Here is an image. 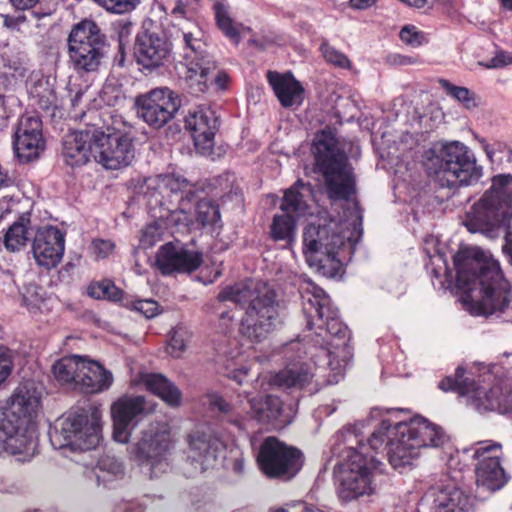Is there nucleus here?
<instances>
[{
	"mask_svg": "<svg viewBox=\"0 0 512 512\" xmlns=\"http://www.w3.org/2000/svg\"><path fill=\"white\" fill-rule=\"evenodd\" d=\"M302 310L308 335L313 345L293 341L286 345V366L270 376V383L279 388H307L316 393L326 384H337L345 374L352 354L350 332L340 320L338 309L325 291L309 279L300 285Z\"/></svg>",
	"mask_w": 512,
	"mask_h": 512,
	"instance_id": "nucleus-1",
	"label": "nucleus"
},
{
	"mask_svg": "<svg viewBox=\"0 0 512 512\" xmlns=\"http://www.w3.org/2000/svg\"><path fill=\"white\" fill-rule=\"evenodd\" d=\"M394 411L391 417L383 419L373 432L370 440L374 449L384 443V436L389 437L388 460L394 469H402L413 464L424 448H443L441 459L453 470H463L474 462V458L485 452L484 446H470L457 449L450 444V437L436 423L422 416L400 419Z\"/></svg>",
	"mask_w": 512,
	"mask_h": 512,
	"instance_id": "nucleus-2",
	"label": "nucleus"
},
{
	"mask_svg": "<svg viewBox=\"0 0 512 512\" xmlns=\"http://www.w3.org/2000/svg\"><path fill=\"white\" fill-rule=\"evenodd\" d=\"M154 405L144 396L124 395L111 405L113 439L128 444L127 453L149 478H157L171 468V455L174 449L169 428L166 424L151 423L140 431L138 438L129 443L132 432L141 417L153 412Z\"/></svg>",
	"mask_w": 512,
	"mask_h": 512,
	"instance_id": "nucleus-3",
	"label": "nucleus"
},
{
	"mask_svg": "<svg viewBox=\"0 0 512 512\" xmlns=\"http://www.w3.org/2000/svg\"><path fill=\"white\" fill-rule=\"evenodd\" d=\"M454 264L465 309L474 316L512 323L511 286L498 260L489 251L473 248L463 258L456 256Z\"/></svg>",
	"mask_w": 512,
	"mask_h": 512,
	"instance_id": "nucleus-4",
	"label": "nucleus"
},
{
	"mask_svg": "<svg viewBox=\"0 0 512 512\" xmlns=\"http://www.w3.org/2000/svg\"><path fill=\"white\" fill-rule=\"evenodd\" d=\"M502 370L498 364L477 363L468 371L458 366L439 388L457 392L466 406L479 413L494 411L512 418V371Z\"/></svg>",
	"mask_w": 512,
	"mask_h": 512,
	"instance_id": "nucleus-5",
	"label": "nucleus"
},
{
	"mask_svg": "<svg viewBox=\"0 0 512 512\" xmlns=\"http://www.w3.org/2000/svg\"><path fill=\"white\" fill-rule=\"evenodd\" d=\"M343 218L324 224L311 222L303 234V252L307 264L317 273L335 278L343 273V257L347 242L361 234L362 212L358 204L347 203Z\"/></svg>",
	"mask_w": 512,
	"mask_h": 512,
	"instance_id": "nucleus-6",
	"label": "nucleus"
},
{
	"mask_svg": "<svg viewBox=\"0 0 512 512\" xmlns=\"http://www.w3.org/2000/svg\"><path fill=\"white\" fill-rule=\"evenodd\" d=\"M373 435V433L371 434ZM370 436L368 443L363 444L351 428L344 429L337 434L338 440L347 442L343 460L334 467L336 494L341 502H351L364 496H371L378 489L377 476L382 471L383 463L374 455H369L367 448L378 452L386 445L389 437L384 436L383 445L374 449L371 446Z\"/></svg>",
	"mask_w": 512,
	"mask_h": 512,
	"instance_id": "nucleus-7",
	"label": "nucleus"
},
{
	"mask_svg": "<svg viewBox=\"0 0 512 512\" xmlns=\"http://www.w3.org/2000/svg\"><path fill=\"white\" fill-rule=\"evenodd\" d=\"M39 405V391L27 382L17 387L9 407L0 408V455L8 453L28 461L37 453L38 436L32 417Z\"/></svg>",
	"mask_w": 512,
	"mask_h": 512,
	"instance_id": "nucleus-8",
	"label": "nucleus"
},
{
	"mask_svg": "<svg viewBox=\"0 0 512 512\" xmlns=\"http://www.w3.org/2000/svg\"><path fill=\"white\" fill-rule=\"evenodd\" d=\"M219 301L247 306L239 331L252 343H260L283 324L275 292L266 284L252 279L224 288Z\"/></svg>",
	"mask_w": 512,
	"mask_h": 512,
	"instance_id": "nucleus-9",
	"label": "nucleus"
},
{
	"mask_svg": "<svg viewBox=\"0 0 512 512\" xmlns=\"http://www.w3.org/2000/svg\"><path fill=\"white\" fill-rule=\"evenodd\" d=\"M206 399L211 410L219 412L227 422L242 431L253 429L255 422L273 425L289 422L284 415L282 401L277 396H260L243 391L230 403L219 393L209 392Z\"/></svg>",
	"mask_w": 512,
	"mask_h": 512,
	"instance_id": "nucleus-10",
	"label": "nucleus"
},
{
	"mask_svg": "<svg viewBox=\"0 0 512 512\" xmlns=\"http://www.w3.org/2000/svg\"><path fill=\"white\" fill-rule=\"evenodd\" d=\"M50 443L62 451L64 457H72L95 448L101 440V417L96 410H71L55 420L49 430Z\"/></svg>",
	"mask_w": 512,
	"mask_h": 512,
	"instance_id": "nucleus-11",
	"label": "nucleus"
},
{
	"mask_svg": "<svg viewBox=\"0 0 512 512\" xmlns=\"http://www.w3.org/2000/svg\"><path fill=\"white\" fill-rule=\"evenodd\" d=\"M312 151L316 170L324 177L328 197L348 201L355 193V180L335 134L330 130L318 132L313 140Z\"/></svg>",
	"mask_w": 512,
	"mask_h": 512,
	"instance_id": "nucleus-12",
	"label": "nucleus"
},
{
	"mask_svg": "<svg viewBox=\"0 0 512 512\" xmlns=\"http://www.w3.org/2000/svg\"><path fill=\"white\" fill-rule=\"evenodd\" d=\"M431 176L449 188L471 185L481 177V168L469 148L459 142L445 143L426 163Z\"/></svg>",
	"mask_w": 512,
	"mask_h": 512,
	"instance_id": "nucleus-13",
	"label": "nucleus"
},
{
	"mask_svg": "<svg viewBox=\"0 0 512 512\" xmlns=\"http://www.w3.org/2000/svg\"><path fill=\"white\" fill-rule=\"evenodd\" d=\"M187 460L195 473L213 468L219 461L236 474H242L245 468L244 455L238 445L225 444L215 435L202 431H194L188 436Z\"/></svg>",
	"mask_w": 512,
	"mask_h": 512,
	"instance_id": "nucleus-14",
	"label": "nucleus"
},
{
	"mask_svg": "<svg viewBox=\"0 0 512 512\" xmlns=\"http://www.w3.org/2000/svg\"><path fill=\"white\" fill-rule=\"evenodd\" d=\"M68 50L75 70L95 72L107 53L106 37L94 21L83 20L71 30Z\"/></svg>",
	"mask_w": 512,
	"mask_h": 512,
	"instance_id": "nucleus-15",
	"label": "nucleus"
},
{
	"mask_svg": "<svg viewBox=\"0 0 512 512\" xmlns=\"http://www.w3.org/2000/svg\"><path fill=\"white\" fill-rule=\"evenodd\" d=\"M256 459L265 476L282 480L293 478L303 465L302 452L276 437H267L261 443Z\"/></svg>",
	"mask_w": 512,
	"mask_h": 512,
	"instance_id": "nucleus-16",
	"label": "nucleus"
},
{
	"mask_svg": "<svg viewBox=\"0 0 512 512\" xmlns=\"http://www.w3.org/2000/svg\"><path fill=\"white\" fill-rule=\"evenodd\" d=\"M93 158L106 169L128 166L134 158V147L129 134L116 127L106 131L93 129Z\"/></svg>",
	"mask_w": 512,
	"mask_h": 512,
	"instance_id": "nucleus-17",
	"label": "nucleus"
},
{
	"mask_svg": "<svg viewBox=\"0 0 512 512\" xmlns=\"http://www.w3.org/2000/svg\"><path fill=\"white\" fill-rule=\"evenodd\" d=\"M491 195L484 194L466 213L464 226L471 233H482L491 236L500 223L506 226L505 244L502 250L510 257L512 264V214L490 201Z\"/></svg>",
	"mask_w": 512,
	"mask_h": 512,
	"instance_id": "nucleus-18",
	"label": "nucleus"
},
{
	"mask_svg": "<svg viewBox=\"0 0 512 512\" xmlns=\"http://www.w3.org/2000/svg\"><path fill=\"white\" fill-rule=\"evenodd\" d=\"M172 55V43L152 20L145 21L136 36L135 56L145 69L165 65Z\"/></svg>",
	"mask_w": 512,
	"mask_h": 512,
	"instance_id": "nucleus-19",
	"label": "nucleus"
},
{
	"mask_svg": "<svg viewBox=\"0 0 512 512\" xmlns=\"http://www.w3.org/2000/svg\"><path fill=\"white\" fill-rule=\"evenodd\" d=\"M179 105L169 88H156L136 99L138 116L153 128H161L172 120Z\"/></svg>",
	"mask_w": 512,
	"mask_h": 512,
	"instance_id": "nucleus-20",
	"label": "nucleus"
},
{
	"mask_svg": "<svg viewBox=\"0 0 512 512\" xmlns=\"http://www.w3.org/2000/svg\"><path fill=\"white\" fill-rule=\"evenodd\" d=\"M156 189L163 199H167L171 207H167L169 212L168 220L179 221V216L186 214V206L190 202H195L196 188L187 179L177 174L159 175L156 180ZM184 216L182 220L188 221Z\"/></svg>",
	"mask_w": 512,
	"mask_h": 512,
	"instance_id": "nucleus-21",
	"label": "nucleus"
},
{
	"mask_svg": "<svg viewBox=\"0 0 512 512\" xmlns=\"http://www.w3.org/2000/svg\"><path fill=\"white\" fill-rule=\"evenodd\" d=\"M184 124L191 134L196 150L202 155L210 154L219 128L216 112L210 107L198 106L188 112Z\"/></svg>",
	"mask_w": 512,
	"mask_h": 512,
	"instance_id": "nucleus-22",
	"label": "nucleus"
},
{
	"mask_svg": "<svg viewBox=\"0 0 512 512\" xmlns=\"http://www.w3.org/2000/svg\"><path fill=\"white\" fill-rule=\"evenodd\" d=\"M13 147L22 162H30L40 156L45 149V140L38 116H21L14 132Z\"/></svg>",
	"mask_w": 512,
	"mask_h": 512,
	"instance_id": "nucleus-23",
	"label": "nucleus"
},
{
	"mask_svg": "<svg viewBox=\"0 0 512 512\" xmlns=\"http://www.w3.org/2000/svg\"><path fill=\"white\" fill-rule=\"evenodd\" d=\"M65 251V233L58 227L46 225L36 230L32 253L38 266L52 269L62 260Z\"/></svg>",
	"mask_w": 512,
	"mask_h": 512,
	"instance_id": "nucleus-24",
	"label": "nucleus"
},
{
	"mask_svg": "<svg viewBox=\"0 0 512 512\" xmlns=\"http://www.w3.org/2000/svg\"><path fill=\"white\" fill-rule=\"evenodd\" d=\"M155 262L163 275L191 273L200 267L202 254L180 242H169L159 248Z\"/></svg>",
	"mask_w": 512,
	"mask_h": 512,
	"instance_id": "nucleus-25",
	"label": "nucleus"
},
{
	"mask_svg": "<svg viewBox=\"0 0 512 512\" xmlns=\"http://www.w3.org/2000/svg\"><path fill=\"white\" fill-rule=\"evenodd\" d=\"M424 500L431 512H469L471 509L469 496L454 484L428 489Z\"/></svg>",
	"mask_w": 512,
	"mask_h": 512,
	"instance_id": "nucleus-26",
	"label": "nucleus"
},
{
	"mask_svg": "<svg viewBox=\"0 0 512 512\" xmlns=\"http://www.w3.org/2000/svg\"><path fill=\"white\" fill-rule=\"evenodd\" d=\"M266 77L282 107L296 109L303 104L305 89L291 72L268 71Z\"/></svg>",
	"mask_w": 512,
	"mask_h": 512,
	"instance_id": "nucleus-27",
	"label": "nucleus"
},
{
	"mask_svg": "<svg viewBox=\"0 0 512 512\" xmlns=\"http://www.w3.org/2000/svg\"><path fill=\"white\" fill-rule=\"evenodd\" d=\"M94 131H71L62 142V157L70 167H78L89 162L93 157Z\"/></svg>",
	"mask_w": 512,
	"mask_h": 512,
	"instance_id": "nucleus-28",
	"label": "nucleus"
},
{
	"mask_svg": "<svg viewBox=\"0 0 512 512\" xmlns=\"http://www.w3.org/2000/svg\"><path fill=\"white\" fill-rule=\"evenodd\" d=\"M78 390L86 394H100L114 383L113 373L100 362L84 356Z\"/></svg>",
	"mask_w": 512,
	"mask_h": 512,
	"instance_id": "nucleus-29",
	"label": "nucleus"
},
{
	"mask_svg": "<svg viewBox=\"0 0 512 512\" xmlns=\"http://www.w3.org/2000/svg\"><path fill=\"white\" fill-rule=\"evenodd\" d=\"M194 202H190L186 206V218L188 221L182 220L184 215L179 216V221H171L179 229L184 228L188 231L193 229H201L204 227H214L220 222V211L218 206L209 200L198 201L195 208Z\"/></svg>",
	"mask_w": 512,
	"mask_h": 512,
	"instance_id": "nucleus-30",
	"label": "nucleus"
},
{
	"mask_svg": "<svg viewBox=\"0 0 512 512\" xmlns=\"http://www.w3.org/2000/svg\"><path fill=\"white\" fill-rule=\"evenodd\" d=\"M185 71V81L193 95H200L210 90L213 85L211 72L216 68L215 62L210 58H200L198 61H192L183 64Z\"/></svg>",
	"mask_w": 512,
	"mask_h": 512,
	"instance_id": "nucleus-31",
	"label": "nucleus"
},
{
	"mask_svg": "<svg viewBox=\"0 0 512 512\" xmlns=\"http://www.w3.org/2000/svg\"><path fill=\"white\" fill-rule=\"evenodd\" d=\"M212 11L217 28L235 45L242 39V33L247 29L242 23L236 21L232 8L227 0H214Z\"/></svg>",
	"mask_w": 512,
	"mask_h": 512,
	"instance_id": "nucleus-32",
	"label": "nucleus"
},
{
	"mask_svg": "<svg viewBox=\"0 0 512 512\" xmlns=\"http://www.w3.org/2000/svg\"><path fill=\"white\" fill-rule=\"evenodd\" d=\"M140 382L145 388L162 399L167 405L177 407L181 403V391L162 374L144 373Z\"/></svg>",
	"mask_w": 512,
	"mask_h": 512,
	"instance_id": "nucleus-33",
	"label": "nucleus"
},
{
	"mask_svg": "<svg viewBox=\"0 0 512 512\" xmlns=\"http://www.w3.org/2000/svg\"><path fill=\"white\" fill-rule=\"evenodd\" d=\"M475 474L477 485L492 491L502 488L508 480L500 459H487L477 463Z\"/></svg>",
	"mask_w": 512,
	"mask_h": 512,
	"instance_id": "nucleus-34",
	"label": "nucleus"
},
{
	"mask_svg": "<svg viewBox=\"0 0 512 512\" xmlns=\"http://www.w3.org/2000/svg\"><path fill=\"white\" fill-rule=\"evenodd\" d=\"M84 356L69 355L62 357L52 366L54 378L61 385H67L78 390V380L81 377V370Z\"/></svg>",
	"mask_w": 512,
	"mask_h": 512,
	"instance_id": "nucleus-35",
	"label": "nucleus"
},
{
	"mask_svg": "<svg viewBox=\"0 0 512 512\" xmlns=\"http://www.w3.org/2000/svg\"><path fill=\"white\" fill-rule=\"evenodd\" d=\"M304 191L310 193L309 185L298 180L292 187L284 193L281 210L297 218L309 214V206L306 203Z\"/></svg>",
	"mask_w": 512,
	"mask_h": 512,
	"instance_id": "nucleus-36",
	"label": "nucleus"
},
{
	"mask_svg": "<svg viewBox=\"0 0 512 512\" xmlns=\"http://www.w3.org/2000/svg\"><path fill=\"white\" fill-rule=\"evenodd\" d=\"M98 484L108 486L109 483L124 476L123 464L114 456L101 457L94 470Z\"/></svg>",
	"mask_w": 512,
	"mask_h": 512,
	"instance_id": "nucleus-37",
	"label": "nucleus"
},
{
	"mask_svg": "<svg viewBox=\"0 0 512 512\" xmlns=\"http://www.w3.org/2000/svg\"><path fill=\"white\" fill-rule=\"evenodd\" d=\"M30 220L23 215L14 222L7 230L4 237L5 247L12 252L19 251L28 241V224Z\"/></svg>",
	"mask_w": 512,
	"mask_h": 512,
	"instance_id": "nucleus-38",
	"label": "nucleus"
},
{
	"mask_svg": "<svg viewBox=\"0 0 512 512\" xmlns=\"http://www.w3.org/2000/svg\"><path fill=\"white\" fill-rule=\"evenodd\" d=\"M485 194H490V201L497 203L498 207L504 210V207L512 201V176H495L490 190Z\"/></svg>",
	"mask_w": 512,
	"mask_h": 512,
	"instance_id": "nucleus-39",
	"label": "nucleus"
},
{
	"mask_svg": "<svg viewBox=\"0 0 512 512\" xmlns=\"http://www.w3.org/2000/svg\"><path fill=\"white\" fill-rule=\"evenodd\" d=\"M296 218L289 213L275 215L271 224L272 238L276 241L293 242L295 240Z\"/></svg>",
	"mask_w": 512,
	"mask_h": 512,
	"instance_id": "nucleus-40",
	"label": "nucleus"
},
{
	"mask_svg": "<svg viewBox=\"0 0 512 512\" xmlns=\"http://www.w3.org/2000/svg\"><path fill=\"white\" fill-rule=\"evenodd\" d=\"M439 84L447 95L457 100L466 109H473L478 106V96L468 88L456 86L446 79H440Z\"/></svg>",
	"mask_w": 512,
	"mask_h": 512,
	"instance_id": "nucleus-41",
	"label": "nucleus"
},
{
	"mask_svg": "<svg viewBox=\"0 0 512 512\" xmlns=\"http://www.w3.org/2000/svg\"><path fill=\"white\" fill-rule=\"evenodd\" d=\"M180 34L184 44V63L198 61L200 58H210L205 53V44L192 31H181Z\"/></svg>",
	"mask_w": 512,
	"mask_h": 512,
	"instance_id": "nucleus-42",
	"label": "nucleus"
},
{
	"mask_svg": "<svg viewBox=\"0 0 512 512\" xmlns=\"http://www.w3.org/2000/svg\"><path fill=\"white\" fill-rule=\"evenodd\" d=\"M87 294L94 299H107L117 302L121 299L122 291L108 279L92 282L87 287Z\"/></svg>",
	"mask_w": 512,
	"mask_h": 512,
	"instance_id": "nucleus-43",
	"label": "nucleus"
},
{
	"mask_svg": "<svg viewBox=\"0 0 512 512\" xmlns=\"http://www.w3.org/2000/svg\"><path fill=\"white\" fill-rule=\"evenodd\" d=\"M319 50L322 57L328 64L340 69L351 68L352 64L349 58L343 52L330 45L328 41L323 40L320 44Z\"/></svg>",
	"mask_w": 512,
	"mask_h": 512,
	"instance_id": "nucleus-44",
	"label": "nucleus"
},
{
	"mask_svg": "<svg viewBox=\"0 0 512 512\" xmlns=\"http://www.w3.org/2000/svg\"><path fill=\"white\" fill-rule=\"evenodd\" d=\"M44 297L42 288L36 284H28L24 287L22 292V305L25 306L31 313L41 311L44 305Z\"/></svg>",
	"mask_w": 512,
	"mask_h": 512,
	"instance_id": "nucleus-45",
	"label": "nucleus"
},
{
	"mask_svg": "<svg viewBox=\"0 0 512 512\" xmlns=\"http://www.w3.org/2000/svg\"><path fill=\"white\" fill-rule=\"evenodd\" d=\"M190 335L188 330L183 326H177L172 329L168 343V353L172 357H179L186 349Z\"/></svg>",
	"mask_w": 512,
	"mask_h": 512,
	"instance_id": "nucleus-46",
	"label": "nucleus"
},
{
	"mask_svg": "<svg viewBox=\"0 0 512 512\" xmlns=\"http://www.w3.org/2000/svg\"><path fill=\"white\" fill-rule=\"evenodd\" d=\"M163 229L162 226L153 222L146 225L141 233L140 237V245L144 249H148L153 247L156 243H158L162 239Z\"/></svg>",
	"mask_w": 512,
	"mask_h": 512,
	"instance_id": "nucleus-47",
	"label": "nucleus"
},
{
	"mask_svg": "<svg viewBox=\"0 0 512 512\" xmlns=\"http://www.w3.org/2000/svg\"><path fill=\"white\" fill-rule=\"evenodd\" d=\"M107 11L123 14L132 11L139 0H94Z\"/></svg>",
	"mask_w": 512,
	"mask_h": 512,
	"instance_id": "nucleus-48",
	"label": "nucleus"
},
{
	"mask_svg": "<svg viewBox=\"0 0 512 512\" xmlns=\"http://www.w3.org/2000/svg\"><path fill=\"white\" fill-rule=\"evenodd\" d=\"M399 36L402 42L412 47L421 46L425 42V35L412 25L404 26Z\"/></svg>",
	"mask_w": 512,
	"mask_h": 512,
	"instance_id": "nucleus-49",
	"label": "nucleus"
},
{
	"mask_svg": "<svg viewBox=\"0 0 512 512\" xmlns=\"http://www.w3.org/2000/svg\"><path fill=\"white\" fill-rule=\"evenodd\" d=\"M132 309L146 318H153L159 314V305L151 299L137 300L132 303Z\"/></svg>",
	"mask_w": 512,
	"mask_h": 512,
	"instance_id": "nucleus-50",
	"label": "nucleus"
},
{
	"mask_svg": "<svg viewBox=\"0 0 512 512\" xmlns=\"http://www.w3.org/2000/svg\"><path fill=\"white\" fill-rule=\"evenodd\" d=\"M512 64V53L499 50L495 56L487 62H479V65L486 69H499Z\"/></svg>",
	"mask_w": 512,
	"mask_h": 512,
	"instance_id": "nucleus-51",
	"label": "nucleus"
},
{
	"mask_svg": "<svg viewBox=\"0 0 512 512\" xmlns=\"http://www.w3.org/2000/svg\"><path fill=\"white\" fill-rule=\"evenodd\" d=\"M115 248V244L111 240L95 239L90 245L91 253L97 259L108 257Z\"/></svg>",
	"mask_w": 512,
	"mask_h": 512,
	"instance_id": "nucleus-52",
	"label": "nucleus"
},
{
	"mask_svg": "<svg viewBox=\"0 0 512 512\" xmlns=\"http://www.w3.org/2000/svg\"><path fill=\"white\" fill-rule=\"evenodd\" d=\"M473 446H484V448H486L484 450L485 452H482L481 455H478L474 458V461H477V463L484 462L487 459H499V455L497 454V452H499L501 449V445L499 443H489L487 441H483L478 442Z\"/></svg>",
	"mask_w": 512,
	"mask_h": 512,
	"instance_id": "nucleus-53",
	"label": "nucleus"
},
{
	"mask_svg": "<svg viewBox=\"0 0 512 512\" xmlns=\"http://www.w3.org/2000/svg\"><path fill=\"white\" fill-rule=\"evenodd\" d=\"M12 369V359L9 351L0 345V384L10 375Z\"/></svg>",
	"mask_w": 512,
	"mask_h": 512,
	"instance_id": "nucleus-54",
	"label": "nucleus"
},
{
	"mask_svg": "<svg viewBox=\"0 0 512 512\" xmlns=\"http://www.w3.org/2000/svg\"><path fill=\"white\" fill-rule=\"evenodd\" d=\"M213 85L210 86V89H214L216 91L224 90L228 85V75L223 71H216V69L211 72Z\"/></svg>",
	"mask_w": 512,
	"mask_h": 512,
	"instance_id": "nucleus-55",
	"label": "nucleus"
},
{
	"mask_svg": "<svg viewBox=\"0 0 512 512\" xmlns=\"http://www.w3.org/2000/svg\"><path fill=\"white\" fill-rule=\"evenodd\" d=\"M3 26L10 30H19L20 26L26 21L24 14L17 16L2 15Z\"/></svg>",
	"mask_w": 512,
	"mask_h": 512,
	"instance_id": "nucleus-56",
	"label": "nucleus"
},
{
	"mask_svg": "<svg viewBox=\"0 0 512 512\" xmlns=\"http://www.w3.org/2000/svg\"><path fill=\"white\" fill-rule=\"evenodd\" d=\"M27 63L24 58H17L8 63V67L13 71L12 76L24 77L27 72Z\"/></svg>",
	"mask_w": 512,
	"mask_h": 512,
	"instance_id": "nucleus-57",
	"label": "nucleus"
},
{
	"mask_svg": "<svg viewBox=\"0 0 512 512\" xmlns=\"http://www.w3.org/2000/svg\"><path fill=\"white\" fill-rule=\"evenodd\" d=\"M431 243V238H428L426 240V252H427V255L428 257L430 258V262L432 265H435L436 262H441L443 264V269L444 271L446 272L447 271V264H446V261L444 259V255L443 254H440V253H436L435 255H431V250L429 249L428 245Z\"/></svg>",
	"mask_w": 512,
	"mask_h": 512,
	"instance_id": "nucleus-58",
	"label": "nucleus"
},
{
	"mask_svg": "<svg viewBox=\"0 0 512 512\" xmlns=\"http://www.w3.org/2000/svg\"><path fill=\"white\" fill-rule=\"evenodd\" d=\"M247 374H248V368L241 367V368L232 370L231 372L228 373L227 376L230 379L237 382L239 385H242L244 382V378L247 376Z\"/></svg>",
	"mask_w": 512,
	"mask_h": 512,
	"instance_id": "nucleus-59",
	"label": "nucleus"
},
{
	"mask_svg": "<svg viewBox=\"0 0 512 512\" xmlns=\"http://www.w3.org/2000/svg\"><path fill=\"white\" fill-rule=\"evenodd\" d=\"M292 511L289 512H324L321 509L316 508L312 504H307L306 502H297L291 507Z\"/></svg>",
	"mask_w": 512,
	"mask_h": 512,
	"instance_id": "nucleus-60",
	"label": "nucleus"
},
{
	"mask_svg": "<svg viewBox=\"0 0 512 512\" xmlns=\"http://www.w3.org/2000/svg\"><path fill=\"white\" fill-rule=\"evenodd\" d=\"M18 10H27L33 8L39 0H9Z\"/></svg>",
	"mask_w": 512,
	"mask_h": 512,
	"instance_id": "nucleus-61",
	"label": "nucleus"
},
{
	"mask_svg": "<svg viewBox=\"0 0 512 512\" xmlns=\"http://www.w3.org/2000/svg\"><path fill=\"white\" fill-rule=\"evenodd\" d=\"M375 3L376 0H350L351 7L359 10L372 7Z\"/></svg>",
	"mask_w": 512,
	"mask_h": 512,
	"instance_id": "nucleus-62",
	"label": "nucleus"
},
{
	"mask_svg": "<svg viewBox=\"0 0 512 512\" xmlns=\"http://www.w3.org/2000/svg\"><path fill=\"white\" fill-rule=\"evenodd\" d=\"M233 319H234V316L231 315V313L229 311L222 312L220 314V320L222 322L221 325L223 326L222 332L225 333L227 331V329L231 326Z\"/></svg>",
	"mask_w": 512,
	"mask_h": 512,
	"instance_id": "nucleus-63",
	"label": "nucleus"
},
{
	"mask_svg": "<svg viewBox=\"0 0 512 512\" xmlns=\"http://www.w3.org/2000/svg\"><path fill=\"white\" fill-rule=\"evenodd\" d=\"M171 14L175 16H183L185 14V7L181 0H178L172 7H170Z\"/></svg>",
	"mask_w": 512,
	"mask_h": 512,
	"instance_id": "nucleus-64",
	"label": "nucleus"
}]
</instances>
